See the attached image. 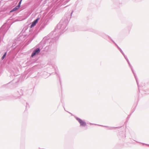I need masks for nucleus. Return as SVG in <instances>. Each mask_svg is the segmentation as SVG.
Returning <instances> with one entry per match:
<instances>
[{
	"label": "nucleus",
	"instance_id": "obj_1",
	"mask_svg": "<svg viewBox=\"0 0 149 149\" xmlns=\"http://www.w3.org/2000/svg\"><path fill=\"white\" fill-rule=\"evenodd\" d=\"M76 119L79 123L81 126L83 127H85L86 125V124L85 122L83 121L81 119L78 118H77Z\"/></svg>",
	"mask_w": 149,
	"mask_h": 149
},
{
	"label": "nucleus",
	"instance_id": "obj_2",
	"mask_svg": "<svg viewBox=\"0 0 149 149\" xmlns=\"http://www.w3.org/2000/svg\"><path fill=\"white\" fill-rule=\"evenodd\" d=\"M40 52L39 49L37 48L36 50H34L32 53L31 55V56L32 57L36 54H37L39 53Z\"/></svg>",
	"mask_w": 149,
	"mask_h": 149
},
{
	"label": "nucleus",
	"instance_id": "obj_3",
	"mask_svg": "<svg viewBox=\"0 0 149 149\" xmlns=\"http://www.w3.org/2000/svg\"><path fill=\"white\" fill-rule=\"evenodd\" d=\"M39 20V18H37L36 20L34 21L32 23L31 25V27L32 28L33 26H35L36 24L37 23L38 20Z\"/></svg>",
	"mask_w": 149,
	"mask_h": 149
},
{
	"label": "nucleus",
	"instance_id": "obj_4",
	"mask_svg": "<svg viewBox=\"0 0 149 149\" xmlns=\"http://www.w3.org/2000/svg\"><path fill=\"white\" fill-rule=\"evenodd\" d=\"M19 6H17L15 8H13L12 10L10 11V12H12L15 11L19 8Z\"/></svg>",
	"mask_w": 149,
	"mask_h": 149
},
{
	"label": "nucleus",
	"instance_id": "obj_5",
	"mask_svg": "<svg viewBox=\"0 0 149 149\" xmlns=\"http://www.w3.org/2000/svg\"><path fill=\"white\" fill-rule=\"evenodd\" d=\"M6 52L3 55V56H2V60H3L4 58L6 56Z\"/></svg>",
	"mask_w": 149,
	"mask_h": 149
},
{
	"label": "nucleus",
	"instance_id": "obj_6",
	"mask_svg": "<svg viewBox=\"0 0 149 149\" xmlns=\"http://www.w3.org/2000/svg\"><path fill=\"white\" fill-rule=\"evenodd\" d=\"M22 1V0H21V1H20V2H19V3L18 5L17 6H19V7H20V4L21 3Z\"/></svg>",
	"mask_w": 149,
	"mask_h": 149
}]
</instances>
